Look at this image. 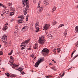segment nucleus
<instances>
[{"label": "nucleus", "mask_w": 78, "mask_h": 78, "mask_svg": "<svg viewBox=\"0 0 78 78\" xmlns=\"http://www.w3.org/2000/svg\"><path fill=\"white\" fill-rule=\"evenodd\" d=\"M12 68H13V69H14L16 70H17V69H16V67H17L18 66H19L17 65L12 64ZM23 68L22 67H20L18 69H17V70H19V71H20V73L21 74H22V75H23V74H24V72L22 71V70H23Z\"/></svg>", "instance_id": "nucleus-1"}, {"label": "nucleus", "mask_w": 78, "mask_h": 78, "mask_svg": "<svg viewBox=\"0 0 78 78\" xmlns=\"http://www.w3.org/2000/svg\"><path fill=\"white\" fill-rule=\"evenodd\" d=\"M38 42L40 44L43 45L45 44V40H44V36H42L40 37L38 40Z\"/></svg>", "instance_id": "nucleus-2"}, {"label": "nucleus", "mask_w": 78, "mask_h": 78, "mask_svg": "<svg viewBox=\"0 0 78 78\" xmlns=\"http://www.w3.org/2000/svg\"><path fill=\"white\" fill-rule=\"evenodd\" d=\"M6 37H7V36L5 35L2 37L1 39V40L2 41L4 42V45L5 46H8V42H6L7 41Z\"/></svg>", "instance_id": "nucleus-3"}, {"label": "nucleus", "mask_w": 78, "mask_h": 78, "mask_svg": "<svg viewBox=\"0 0 78 78\" xmlns=\"http://www.w3.org/2000/svg\"><path fill=\"white\" fill-rule=\"evenodd\" d=\"M48 51H49L46 48H44L42 50L41 53L44 56H48Z\"/></svg>", "instance_id": "nucleus-4"}, {"label": "nucleus", "mask_w": 78, "mask_h": 78, "mask_svg": "<svg viewBox=\"0 0 78 78\" xmlns=\"http://www.w3.org/2000/svg\"><path fill=\"white\" fill-rule=\"evenodd\" d=\"M29 42H30V39H28L27 40L25 41L24 42H23L22 43H21V47H22L21 49L22 50H23L25 47V45L24 44H28Z\"/></svg>", "instance_id": "nucleus-5"}, {"label": "nucleus", "mask_w": 78, "mask_h": 78, "mask_svg": "<svg viewBox=\"0 0 78 78\" xmlns=\"http://www.w3.org/2000/svg\"><path fill=\"white\" fill-rule=\"evenodd\" d=\"M43 61H44V58H41L39 59H38V61L35 64L34 66L36 67H37L38 66H39V64L41 63V62H43Z\"/></svg>", "instance_id": "nucleus-6"}, {"label": "nucleus", "mask_w": 78, "mask_h": 78, "mask_svg": "<svg viewBox=\"0 0 78 78\" xmlns=\"http://www.w3.org/2000/svg\"><path fill=\"white\" fill-rule=\"evenodd\" d=\"M41 4V1H39L38 2V6L37 7V8H40V9L39 11V12H41V11H42V10H43V9H44V7L42 6H40V5Z\"/></svg>", "instance_id": "nucleus-7"}, {"label": "nucleus", "mask_w": 78, "mask_h": 78, "mask_svg": "<svg viewBox=\"0 0 78 78\" xmlns=\"http://www.w3.org/2000/svg\"><path fill=\"white\" fill-rule=\"evenodd\" d=\"M23 1V3L24 5H26V7L28 8V3H27V2H28V0H22Z\"/></svg>", "instance_id": "nucleus-8"}, {"label": "nucleus", "mask_w": 78, "mask_h": 78, "mask_svg": "<svg viewBox=\"0 0 78 78\" xmlns=\"http://www.w3.org/2000/svg\"><path fill=\"white\" fill-rule=\"evenodd\" d=\"M28 27L27 26H25L24 27L22 28V31H27L28 29Z\"/></svg>", "instance_id": "nucleus-9"}, {"label": "nucleus", "mask_w": 78, "mask_h": 78, "mask_svg": "<svg viewBox=\"0 0 78 78\" xmlns=\"http://www.w3.org/2000/svg\"><path fill=\"white\" fill-rule=\"evenodd\" d=\"M49 27L50 25L48 24H46L45 25L44 27V30H47V29H48L49 28Z\"/></svg>", "instance_id": "nucleus-10"}, {"label": "nucleus", "mask_w": 78, "mask_h": 78, "mask_svg": "<svg viewBox=\"0 0 78 78\" xmlns=\"http://www.w3.org/2000/svg\"><path fill=\"white\" fill-rule=\"evenodd\" d=\"M39 22H37L36 23H35V28H39Z\"/></svg>", "instance_id": "nucleus-11"}, {"label": "nucleus", "mask_w": 78, "mask_h": 78, "mask_svg": "<svg viewBox=\"0 0 78 78\" xmlns=\"http://www.w3.org/2000/svg\"><path fill=\"white\" fill-rule=\"evenodd\" d=\"M37 47H38V44H37V43H36L34 46V49H36L37 48Z\"/></svg>", "instance_id": "nucleus-12"}, {"label": "nucleus", "mask_w": 78, "mask_h": 78, "mask_svg": "<svg viewBox=\"0 0 78 78\" xmlns=\"http://www.w3.org/2000/svg\"><path fill=\"white\" fill-rule=\"evenodd\" d=\"M18 23L19 24V23H21L23 22V20H18Z\"/></svg>", "instance_id": "nucleus-13"}, {"label": "nucleus", "mask_w": 78, "mask_h": 78, "mask_svg": "<svg viewBox=\"0 0 78 78\" xmlns=\"http://www.w3.org/2000/svg\"><path fill=\"white\" fill-rule=\"evenodd\" d=\"M44 4L46 6V5H47L49 4V2H48V1H44Z\"/></svg>", "instance_id": "nucleus-14"}, {"label": "nucleus", "mask_w": 78, "mask_h": 78, "mask_svg": "<svg viewBox=\"0 0 78 78\" xmlns=\"http://www.w3.org/2000/svg\"><path fill=\"white\" fill-rule=\"evenodd\" d=\"M23 12L25 15L27 14V12H28L27 9L26 8H25V9L24 10Z\"/></svg>", "instance_id": "nucleus-15"}, {"label": "nucleus", "mask_w": 78, "mask_h": 78, "mask_svg": "<svg viewBox=\"0 0 78 78\" xmlns=\"http://www.w3.org/2000/svg\"><path fill=\"white\" fill-rule=\"evenodd\" d=\"M10 11H13V12H14L15 11V9L12 7H10Z\"/></svg>", "instance_id": "nucleus-16"}, {"label": "nucleus", "mask_w": 78, "mask_h": 78, "mask_svg": "<svg viewBox=\"0 0 78 78\" xmlns=\"http://www.w3.org/2000/svg\"><path fill=\"white\" fill-rule=\"evenodd\" d=\"M18 17V18H21V19H24V17H25L23 16H20Z\"/></svg>", "instance_id": "nucleus-17"}, {"label": "nucleus", "mask_w": 78, "mask_h": 78, "mask_svg": "<svg viewBox=\"0 0 78 78\" xmlns=\"http://www.w3.org/2000/svg\"><path fill=\"white\" fill-rule=\"evenodd\" d=\"M36 28L35 31L36 33L39 32V27H36Z\"/></svg>", "instance_id": "nucleus-18"}, {"label": "nucleus", "mask_w": 78, "mask_h": 78, "mask_svg": "<svg viewBox=\"0 0 78 78\" xmlns=\"http://www.w3.org/2000/svg\"><path fill=\"white\" fill-rule=\"evenodd\" d=\"M56 21H52V25H55V24H56Z\"/></svg>", "instance_id": "nucleus-19"}, {"label": "nucleus", "mask_w": 78, "mask_h": 78, "mask_svg": "<svg viewBox=\"0 0 78 78\" xmlns=\"http://www.w3.org/2000/svg\"><path fill=\"white\" fill-rule=\"evenodd\" d=\"M5 14H9V11H5L4 12Z\"/></svg>", "instance_id": "nucleus-20"}, {"label": "nucleus", "mask_w": 78, "mask_h": 78, "mask_svg": "<svg viewBox=\"0 0 78 78\" xmlns=\"http://www.w3.org/2000/svg\"><path fill=\"white\" fill-rule=\"evenodd\" d=\"M7 29H8V27H5L4 28H3V30L4 31H6Z\"/></svg>", "instance_id": "nucleus-21"}, {"label": "nucleus", "mask_w": 78, "mask_h": 78, "mask_svg": "<svg viewBox=\"0 0 78 78\" xmlns=\"http://www.w3.org/2000/svg\"><path fill=\"white\" fill-rule=\"evenodd\" d=\"M14 12H11L10 16H13V15H14Z\"/></svg>", "instance_id": "nucleus-22"}, {"label": "nucleus", "mask_w": 78, "mask_h": 78, "mask_svg": "<svg viewBox=\"0 0 78 78\" xmlns=\"http://www.w3.org/2000/svg\"><path fill=\"white\" fill-rule=\"evenodd\" d=\"M75 30H76V31L78 32V27H75Z\"/></svg>", "instance_id": "nucleus-23"}, {"label": "nucleus", "mask_w": 78, "mask_h": 78, "mask_svg": "<svg viewBox=\"0 0 78 78\" xmlns=\"http://www.w3.org/2000/svg\"><path fill=\"white\" fill-rule=\"evenodd\" d=\"M55 10H56V8L54 7L52 10V12H54V11H55Z\"/></svg>", "instance_id": "nucleus-24"}, {"label": "nucleus", "mask_w": 78, "mask_h": 78, "mask_svg": "<svg viewBox=\"0 0 78 78\" xmlns=\"http://www.w3.org/2000/svg\"><path fill=\"white\" fill-rule=\"evenodd\" d=\"M8 5L10 7H11V6H12V3H8Z\"/></svg>", "instance_id": "nucleus-25"}, {"label": "nucleus", "mask_w": 78, "mask_h": 78, "mask_svg": "<svg viewBox=\"0 0 78 78\" xmlns=\"http://www.w3.org/2000/svg\"><path fill=\"white\" fill-rule=\"evenodd\" d=\"M67 30H65V33H64V34H65V36H66V35H67Z\"/></svg>", "instance_id": "nucleus-26"}, {"label": "nucleus", "mask_w": 78, "mask_h": 78, "mask_svg": "<svg viewBox=\"0 0 78 78\" xmlns=\"http://www.w3.org/2000/svg\"><path fill=\"white\" fill-rule=\"evenodd\" d=\"M60 51H61V49L59 48H57V52H58V53H59Z\"/></svg>", "instance_id": "nucleus-27"}, {"label": "nucleus", "mask_w": 78, "mask_h": 78, "mask_svg": "<svg viewBox=\"0 0 78 78\" xmlns=\"http://www.w3.org/2000/svg\"><path fill=\"white\" fill-rule=\"evenodd\" d=\"M64 25L63 24H60L58 27V28H60V27H63V26H64Z\"/></svg>", "instance_id": "nucleus-28"}, {"label": "nucleus", "mask_w": 78, "mask_h": 78, "mask_svg": "<svg viewBox=\"0 0 78 78\" xmlns=\"http://www.w3.org/2000/svg\"><path fill=\"white\" fill-rule=\"evenodd\" d=\"M12 50H11V52L8 54L9 55H12Z\"/></svg>", "instance_id": "nucleus-29"}, {"label": "nucleus", "mask_w": 78, "mask_h": 78, "mask_svg": "<svg viewBox=\"0 0 78 78\" xmlns=\"http://www.w3.org/2000/svg\"><path fill=\"white\" fill-rule=\"evenodd\" d=\"M51 68L52 69H53V70H56V69H55V66L51 67Z\"/></svg>", "instance_id": "nucleus-30"}, {"label": "nucleus", "mask_w": 78, "mask_h": 78, "mask_svg": "<svg viewBox=\"0 0 78 78\" xmlns=\"http://www.w3.org/2000/svg\"><path fill=\"white\" fill-rule=\"evenodd\" d=\"M5 74L7 76L9 77V74L8 73H6Z\"/></svg>", "instance_id": "nucleus-31"}, {"label": "nucleus", "mask_w": 78, "mask_h": 78, "mask_svg": "<svg viewBox=\"0 0 78 78\" xmlns=\"http://www.w3.org/2000/svg\"><path fill=\"white\" fill-rule=\"evenodd\" d=\"M45 33H46V35H47V34H48V30H46Z\"/></svg>", "instance_id": "nucleus-32"}, {"label": "nucleus", "mask_w": 78, "mask_h": 78, "mask_svg": "<svg viewBox=\"0 0 78 78\" xmlns=\"http://www.w3.org/2000/svg\"><path fill=\"white\" fill-rule=\"evenodd\" d=\"M3 52L2 51H0V55H2Z\"/></svg>", "instance_id": "nucleus-33"}, {"label": "nucleus", "mask_w": 78, "mask_h": 78, "mask_svg": "<svg viewBox=\"0 0 78 78\" xmlns=\"http://www.w3.org/2000/svg\"><path fill=\"white\" fill-rule=\"evenodd\" d=\"M30 56H31V57H32V58H34V55H30Z\"/></svg>", "instance_id": "nucleus-34"}, {"label": "nucleus", "mask_w": 78, "mask_h": 78, "mask_svg": "<svg viewBox=\"0 0 78 78\" xmlns=\"http://www.w3.org/2000/svg\"><path fill=\"white\" fill-rule=\"evenodd\" d=\"M10 59H11L12 60L14 59V58H13L12 56H10Z\"/></svg>", "instance_id": "nucleus-35"}, {"label": "nucleus", "mask_w": 78, "mask_h": 78, "mask_svg": "<svg viewBox=\"0 0 78 78\" xmlns=\"http://www.w3.org/2000/svg\"><path fill=\"white\" fill-rule=\"evenodd\" d=\"M78 56V55H76L73 58V59H75L76 57H77Z\"/></svg>", "instance_id": "nucleus-36"}, {"label": "nucleus", "mask_w": 78, "mask_h": 78, "mask_svg": "<svg viewBox=\"0 0 78 78\" xmlns=\"http://www.w3.org/2000/svg\"><path fill=\"white\" fill-rule=\"evenodd\" d=\"M3 5L2 3H0V6H3Z\"/></svg>", "instance_id": "nucleus-37"}, {"label": "nucleus", "mask_w": 78, "mask_h": 78, "mask_svg": "<svg viewBox=\"0 0 78 78\" xmlns=\"http://www.w3.org/2000/svg\"><path fill=\"white\" fill-rule=\"evenodd\" d=\"M56 49H54L53 51H54L55 53H56Z\"/></svg>", "instance_id": "nucleus-38"}, {"label": "nucleus", "mask_w": 78, "mask_h": 78, "mask_svg": "<svg viewBox=\"0 0 78 78\" xmlns=\"http://www.w3.org/2000/svg\"><path fill=\"white\" fill-rule=\"evenodd\" d=\"M76 45H76V47L78 45V41L76 43Z\"/></svg>", "instance_id": "nucleus-39"}, {"label": "nucleus", "mask_w": 78, "mask_h": 78, "mask_svg": "<svg viewBox=\"0 0 78 78\" xmlns=\"http://www.w3.org/2000/svg\"><path fill=\"white\" fill-rule=\"evenodd\" d=\"M7 26H8V23H6L5 25V27H7Z\"/></svg>", "instance_id": "nucleus-40"}, {"label": "nucleus", "mask_w": 78, "mask_h": 78, "mask_svg": "<svg viewBox=\"0 0 78 78\" xmlns=\"http://www.w3.org/2000/svg\"><path fill=\"white\" fill-rule=\"evenodd\" d=\"M50 76H46V78H50Z\"/></svg>", "instance_id": "nucleus-41"}, {"label": "nucleus", "mask_w": 78, "mask_h": 78, "mask_svg": "<svg viewBox=\"0 0 78 78\" xmlns=\"http://www.w3.org/2000/svg\"><path fill=\"white\" fill-rule=\"evenodd\" d=\"M76 3H78V0H76Z\"/></svg>", "instance_id": "nucleus-42"}, {"label": "nucleus", "mask_w": 78, "mask_h": 78, "mask_svg": "<svg viewBox=\"0 0 78 78\" xmlns=\"http://www.w3.org/2000/svg\"><path fill=\"white\" fill-rule=\"evenodd\" d=\"M75 51H76V50H75V51H73V52L72 53L73 55V54H74V53H75Z\"/></svg>", "instance_id": "nucleus-43"}, {"label": "nucleus", "mask_w": 78, "mask_h": 78, "mask_svg": "<svg viewBox=\"0 0 78 78\" xmlns=\"http://www.w3.org/2000/svg\"><path fill=\"white\" fill-rule=\"evenodd\" d=\"M9 45L10 46H11V43H10Z\"/></svg>", "instance_id": "nucleus-44"}, {"label": "nucleus", "mask_w": 78, "mask_h": 78, "mask_svg": "<svg viewBox=\"0 0 78 78\" xmlns=\"http://www.w3.org/2000/svg\"><path fill=\"white\" fill-rule=\"evenodd\" d=\"M31 48H30L28 49L29 50H31Z\"/></svg>", "instance_id": "nucleus-45"}, {"label": "nucleus", "mask_w": 78, "mask_h": 78, "mask_svg": "<svg viewBox=\"0 0 78 78\" xmlns=\"http://www.w3.org/2000/svg\"><path fill=\"white\" fill-rule=\"evenodd\" d=\"M17 33V30H16V31L15 32V33Z\"/></svg>", "instance_id": "nucleus-46"}, {"label": "nucleus", "mask_w": 78, "mask_h": 78, "mask_svg": "<svg viewBox=\"0 0 78 78\" xmlns=\"http://www.w3.org/2000/svg\"><path fill=\"white\" fill-rule=\"evenodd\" d=\"M26 20L28 21V18H26Z\"/></svg>", "instance_id": "nucleus-47"}, {"label": "nucleus", "mask_w": 78, "mask_h": 78, "mask_svg": "<svg viewBox=\"0 0 78 78\" xmlns=\"http://www.w3.org/2000/svg\"><path fill=\"white\" fill-rule=\"evenodd\" d=\"M18 28V27H17V26H16V28H16V29H17V28Z\"/></svg>", "instance_id": "nucleus-48"}, {"label": "nucleus", "mask_w": 78, "mask_h": 78, "mask_svg": "<svg viewBox=\"0 0 78 78\" xmlns=\"http://www.w3.org/2000/svg\"><path fill=\"white\" fill-rule=\"evenodd\" d=\"M64 76V73L62 74V75L61 76H62H62Z\"/></svg>", "instance_id": "nucleus-49"}, {"label": "nucleus", "mask_w": 78, "mask_h": 78, "mask_svg": "<svg viewBox=\"0 0 78 78\" xmlns=\"http://www.w3.org/2000/svg\"><path fill=\"white\" fill-rule=\"evenodd\" d=\"M1 16H3V14H1Z\"/></svg>", "instance_id": "nucleus-50"}, {"label": "nucleus", "mask_w": 78, "mask_h": 78, "mask_svg": "<svg viewBox=\"0 0 78 78\" xmlns=\"http://www.w3.org/2000/svg\"><path fill=\"white\" fill-rule=\"evenodd\" d=\"M49 65H52V64H51V63H49Z\"/></svg>", "instance_id": "nucleus-51"}, {"label": "nucleus", "mask_w": 78, "mask_h": 78, "mask_svg": "<svg viewBox=\"0 0 78 78\" xmlns=\"http://www.w3.org/2000/svg\"><path fill=\"white\" fill-rule=\"evenodd\" d=\"M28 16L27 15V16L26 17V18H28Z\"/></svg>", "instance_id": "nucleus-52"}, {"label": "nucleus", "mask_w": 78, "mask_h": 78, "mask_svg": "<svg viewBox=\"0 0 78 78\" xmlns=\"http://www.w3.org/2000/svg\"><path fill=\"white\" fill-rule=\"evenodd\" d=\"M36 57H35L34 58V60L35 59H36Z\"/></svg>", "instance_id": "nucleus-53"}, {"label": "nucleus", "mask_w": 78, "mask_h": 78, "mask_svg": "<svg viewBox=\"0 0 78 78\" xmlns=\"http://www.w3.org/2000/svg\"><path fill=\"white\" fill-rule=\"evenodd\" d=\"M13 20H11L12 22V21H13Z\"/></svg>", "instance_id": "nucleus-54"}, {"label": "nucleus", "mask_w": 78, "mask_h": 78, "mask_svg": "<svg viewBox=\"0 0 78 78\" xmlns=\"http://www.w3.org/2000/svg\"><path fill=\"white\" fill-rule=\"evenodd\" d=\"M73 54H72V55H71V57H72V56H73Z\"/></svg>", "instance_id": "nucleus-55"}, {"label": "nucleus", "mask_w": 78, "mask_h": 78, "mask_svg": "<svg viewBox=\"0 0 78 78\" xmlns=\"http://www.w3.org/2000/svg\"><path fill=\"white\" fill-rule=\"evenodd\" d=\"M54 63H56V61H54Z\"/></svg>", "instance_id": "nucleus-56"}, {"label": "nucleus", "mask_w": 78, "mask_h": 78, "mask_svg": "<svg viewBox=\"0 0 78 78\" xmlns=\"http://www.w3.org/2000/svg\"><path fill=\"white\" fill-rule=\"evenodd\" d=\"M76 45H77V44H75V46L76 47Z\"/></svg>", "instance_id": "nucleus-57"}, {"label": "nucleus", "mask_w": 78, "mask_h": 78, "mask_svg": "<svg viewBox=\"0 0 78 78\" xmlns=\"http://www.w3.org/2000/svg\"><path fill=\"white\" fill-rule=\"evenodd\" d=\"M1 45H0V48H1Z\"/></svg>", "instance_id": "nucleus-58"}, {"label": "nucleus", "mask_w": 78, "mask_h": 78, "mask_svg": "<svg viewBox=\"0 0 78 78\" xmlns=\"http://www.w3.org/2000/svg\"><path fill=\"white\" fill-rule=\"evenodd\" d=\"M52 61H54V60H53V59L52 60Z\"/></svg>", "instance_id": "nucleus-59"}, {"label": "nucleus", "mask_w": 78, "mask_h": 78, "mask_svg": "<svg viewBox=\"0 0 78 78\" xmlns=\"http://www.w3.org/2000/svg\"><path fill=\"white\" fill-rule=\"evenodd\" d=\"M59 75H61V74H59Z\"/></svg>", "instance_id": "nucleus-60"}, {"label": "nucleus", "mask_w": 78, "mask_h": 78, "mask_svg": "<svg viewBox=\"0 0 78 78\" xmlns=\"http://www.w3.org/2000/svg\"><path fill=\"white\" fill-rule=\"evenodd\" d=\"M1 72V71H0V73Z\"/></svg>", "instance_id": "nucleus-61"}]
</instances>
